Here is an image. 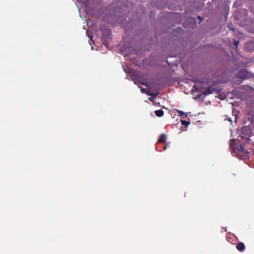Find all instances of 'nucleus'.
I'll return each mask as SVG.
<instances>
[{
  "mask_svg": "<svg viewBox=\"0 0 254 254\" xmlns=\"http://www.w3.org/2000/svg\"><path fill=\"white\" fill-rule=\"evenodd\" d=\"M245 249V246L244 244L242 242H239V251L243 252Z\"/></svg>",
  "mask_w": 254,
  "mask_h": 254,
  "instance_id": "obj_10",
  "label": "nucleus"
},
{
  "mask_svg": "<svg viewBox=\"0 0 254 254\" xmlns=\"http://www.w3.org/2000/svg\"><path fill=\"white\" fill-rule=\"evenodd\" d=\"M216 90L213 86H209L205 89V90L203 92L202 94L205 96H207L209 94L213 93Z\"/></svg>",
  "mask_w": 254,
  "mask_h": 254,
  "instance_id": "obj_7",
  "label": "nucleus"
},
{
  "mask_svg": "<svg viewBox=\"0 0 254 254\" xmlns=\"http://www.w3.org/2000/svg\"><path fill=\"white\" fill-rule=\"evenodd\" d=\"M233 135L232 132L231 131V136Z\"/></svg>",
  "mask_w": 254,
  "mask_h": 254,
  "instance_id": "obj_25",
  "label": "nucleus"
},
{
  "mask_svg": "<svg viewBox=\"0 0 254 254\" xmlns=\"http://www.w3.org/2000/svg\"><path fill=\"white\" fill-rule=\"evenodd\" d=\"M252 64V61L249 59H245L243 60H240L239 59V68L241 67L245 66V67H249Z\"/></svg>",
  "mask_w": 254,
  "mask_h": 254,
  "instance_id": "obj_6",
  "label": "nucleus"
},
{
  "mask_svg": "<svg viewBox=\"0 0 254 254\" xmlns=\"http://www.w3.org/2000/svg\"><path fill=\"white\" fill-rule=\"evenodd\" d=\"M155 115L158 117H161L164 115V112L162 110H156L155 112Z\"/></svg>",
  "mask_w": 254,
  "mask_h": 254,
  "instance_id": "obj_9",
  "label": "nucleus"
},
{
  "mask_svg": "<svg viewBox=\"0 0 254 254\" xmlns=\"http://www.w3.org/2000/svg\"><path fill=\"white\" fill-rule=\"evenodd\" d=\"M177 113L178 114L179 116H180V117H182V116H183L185 115L186 116L187 115V114H185L182 111L177 110Z\"/></svg>",
  "mask_w": 254,
  "mask_h": 254,
  "instance_id": "obj_12",
  "label": "nucleus"
},
{
  "mask_svg": "<svg viewBox=\"0 0 254 254\" xmlns=\"http://www.w3.org/2000/svg\"><path fill=\"white\" fill-rule=\"evenodd\" d=\"M253 76V74L250 72H249L247 69H239V79L245 80L250 79Z\"/></svg>",
  "mask_w": 254,
  "mask_h": 254,
  "instance_id": "obj_1",
  "label": "nucleus"
},
{
  "mask_svg": "<svg viewBox=\"0 0 254 254\" xmlns=\"http://www.w3.org/2000/svg\"><path fill=\"white\" fill-rule=\"evenodd\" d=\"M166 136L165 134H162L160 136V137L158 140L159 143H164L166 141Z\"/></svg>",
  "mask_w": 254,
  "mask_h": 254,
  "instance_id": "obj_8",
  "label": "nucleus"
},
{
  "mask_svg": "<svg viewBox=\"0 0 254 254\" xmlns=\"http://www.w3.org/2000/svg\"><path fill=\"white\" fill-rule=\"evenodd\" d=\"M144 90H145V89H141V91L142 92H144Z\"/></svg>",
  "mask_w": 254,
  "mask_h": 254,
  "instance_id": "obj_20",
  "label": "nucleus"
},
{
  "mask_svg": "<svg viewBox=\"0 0 254 254\" xmlns=\"http://www.w3.org/2000/svg\"><path fill=\"white\" fill-rule=\"evenodd\" d=\"M227 239L230 243L233 244H235L237 249L238 250V243H237V238L234 234H228L227 235Z\"/></svg>",
  "mask_w": 254,
  "mask_h": 254,
  "instance_id": "obj_4",
  "label": "nucleus"
},
{
  "mask_svg": "<svg viewBox=\"0 0 254 254\" xmlns=\"http://www.w3.org/2000/svg\"><path fill=\"white\" fill-rule=\"evenodd\" d=\"M145 93L147 95H149V96H153V99H155V97H156L157 95H158V93H157L156 94H154V93H151L149 90H147Z\"/></svg>",
  "mask_w": 254,
  "mask_h": 254,
  "instance_id": "obj_11",
  "label": "nucleus"
},
{
  "mask_svg": "<svg viewBox=\"0 0 254 254\" xmlns=\"http://www.w3.org/2000/svg\"><path fill=\"white\" fill-rule=\"evenodd\" d=\"M239 26H240H240H242V24H239Z\"/></svg>",
  "mask_w": 254,
  "mask_h": 254,
  "instance_id": "obj_24",
  "label": "nucleus"
},
{
  "mask_svg": "<svg viewBox=\"0 0 254 254\" xmlns=\"http://www.w3.org/2000/svg\"><path fill=\"white\" fill-rule=\"evenodd\" d=\"M242 131H244V128H243L242 129Z\"/></svg>",
  "mask_w": 254,
  "mask_h": 254,
  "instance_id": "obj_23",
  "label": "nucleus"
},
{
  "mask_svg": "<svg viewBox=\"0 0 254 254\" xmlns=\"http://www.w3.org/2000/svg\"><path fill=\"white\" fill-rule=\"evenodd\" d=\"M236 132H237H237H238V128H237V129H236Z\"/></svg>",
  "mask_w": 254,
  "mask_h": 254,
  "instance_id": "obj_22",
  "label": "nucleus"
},
{
  "mask_svg": "<svg viewBox=\"0 0 254 254\" xmlns=\"http://www.w3.org/2000/svg\"><path fill=\"white\" fill-rule=\"evenodd\" d=\"M148 99L150 101H153L154 99H153V96H151V97L149 98Z\"/></svg>",
  "mask_w": 254,
  "mask_h": 254,
  "instance_id": "obj_15",
  "label": "nucleus"
},
{
  "mask_svg": "<svg viewBox=\"0 0 254 254\" xmlns=\"http://www.w3.org/2000/svg\"><path fill=\"white\" fill-rule=\"evenodd\" d=\"M239 159L244 160L249 158V152L245 150L242 145L239 146Z\"/></svg>",
  "mask_w": 254,
  "mask_h": 254,
  "instance_id": "obj_3",
  "label": "nucleus"
},
{
  "mask_svg": "<svg viewBox=\"0 0 254 254\" xmlns=\"http://www.w3.org/2000/svg\"><path fill=\"white\" fill-rule=\"evenodd\" d=\"M181 122L183 125L185 126L186 127L188 126L190 124V122L186 121L185 120H181Z\"/></svg>",
  "mask_w": 254,
  "mask_h": 254,
  "instance_id": "obj_13",
  "label": "nucleus"
},
{
  "mask_svg": "<svg viewBox=\"0 0 254 254\" xmlns=\"http://www.w3.org/2000/svg\"><path fill=\"white\" fill-rule=\"evenodd\" d=\"M251 32L254 33V26H253L252 29L251 30Z\"/></svg>",
  "mask_w": 254,
  "mask_h": 254,
  "instance_id": "obj_18",
  "label": "nucleus"
},
{
  "mask_svg": "<svg viewBox=\"0 0 254 254\" xmlns=\"http://www.w3.org/2000/svg\"><path fill=\"white\" fill-rule=\"evenodd\" d=\"M225 120L229 121L231 124L232 123V121L231 118L228 117L227 115L225 116Z\"/></svg>",
  "mask_w": 254,
  "mask_h": 254,
  "instance_id": "obj_14",
  "label": "nucleus"
},
{
  "mask_svg": "<svg viewBox=\"0 0 254 254\" xmlns=\"http://www.w3.org/2000/svg\"><path fill=\"white\" fill-rule=\"evenodd\" d=\"M230 146L232 149V153L233 155L237 157L238 156V148L237 147L238 145L237 143L235 142V139H232L230 140Z\"/></svg>",
  "mask_w": 254,
  "mask_h": 254,
  "instance_id": "obj_2",
  "label": "nucleus"
},
{
  "mask_svg": "<svg viewBox=\"0 0 254 254\" xmlns=\"http://www.w3.org/2000/svg\"><path fill=\"white\" fill-rule=\"evenodd\" d=\"M239 36H240V35L241 34V32H239ZM240 38V37H239V39Z\"/></svg>",
  "mask_w": 254,
  "mask_h": 254,
  "instance_id": "obj_21",
  "label": "nucleus"
},
{
  "mask_svg": "<svg viewBox=\"0 0 254 254\" xmlns=\"http://www.w3.org/2000/svg\"><path fill=\"white\" fill-rule=\"evenodd\" d=\"M167 145H168V144H166V145H165L164 146V148H163L164 150H165V149H167Z\"/></svg>",
  "mask_w": 254,
  "mask_h": 254,
  "instance_id": "obj_19",
  "label": "nucleus"
},
{
  "mask_svg": "<svg viewBox=\"0 0 254 254\" xmlns=\"http://www.w3.org/2000/svg\"><path fill=\"white\" fill-rule=\"evenodd\" d=\"M245 49L247 52H253L254 50V41L249 40L245 43Z\"/></svg>",
  "mask_w": 254,
  "mask_h": 254,
  "instance_id": "obj_5",
  "label": "nucleus"
},
{
  "mask_svg": "<svg viewBox=\"0 0 254 254\" xmlns=\"http://www.w3.org/2000/svg\"><path fill=\"white\" fill-rule=\"evenodd\" d=\"M235 122L236 123H237V115L236 114L235 115Z\"/></svg>",
  "mask_w": 254,
  "mask_h": 254,
  "instance_id": "obj_16",
  "label": "nucleus"
},
{
  "mask_svg": "<svg viewBox=\"0 0 254 254\" xmlns=\"http://www.w3.org/2000/svg\"><path fill=\"white\" fill-rule=\"evenodd\" d=\"M235 45L236 47V48H237L238 45V41H235Z\"/></svg>",
  "mask_w": 254,
  "mask_h": 254,
  "instance_id": "obj_17",
  "label": "nucleus"
}]
</instances>
